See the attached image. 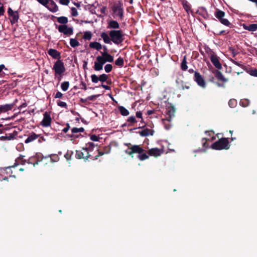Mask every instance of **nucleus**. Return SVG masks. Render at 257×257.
Returning <instances> with one entry per match:
<instances>
[{
    "label": "nucleus",
    "instance_id": "1",
    "mask_svg": "<svg viewBox=\"0 0 257 257\" xmlns=\"http://www.w3.org/2000/svg\"><path fill=\"white\" fill-rule=\"evenodd\" d=\"M100 37L103 42L107 44L111 45L112 42L118 46L124 41V34L122 30H113L108 32V34L101 32Z\"/></svg>",
    "mask_w": 257,
    "mask_h": 257
},
{
    "label": "nucleus",
    "instance_id": "2",
    "mask_svg": "<svg viewBox=\"0 0 257 257\" xmlns=\"http://www.w3.org/2000/svg\"><path fill=\"white\" fill-rule=\"evenodd\" d=\"M101 56H97L94 63V70L96 71H100L103 69V66L107 62H112L113 57L107 52H101Z\"/></svg>",
    "mask_w": 257,
    "mask_h": 257
},
{
    "label": "nucleus",
    "instance_id": "3",
    "mask_svg": "<svg viewBox=\"0 0 257 257\" xmlns=\"http://www.w3.org/2000/svg\"><path fill=\"white\" fill-rule=\"evenodd\" d=\"M212 149L216 150H228L230 148L227 138H222L211 145Z\"/></svg>",
    "mask_w": 257,
    "mask_h": 257
},
{
    "label": "nucleus",
    "instance_id": "4",
    "mask_svg": "<svg viewBox=\"0 0 257 257\" xmlns=\"http://www.w3.org/2000/svg\"><path fill=\"white\" fill-rule=\"evenodd\" d=\"M206 53L209 55L210 60H211L212 64H213L214 67L218 70H221L222 66L219 60V57L217 56L213 51L210 49H208V50H206Z\"/></svg>",
    "mask_w": 257,
    "mask_h": 257
},
{
    "label": "nucleus",
    "instance_id": "5",
    "mask_svg": "<svg viewBox=\"0 0 257 257\" xmlns=\"http://www.w3.org/2000/svg\"><path fill=\"white\" fill-rule=\"evenodd\" d=\"M52 69H53L54 70V72H55L54 76H55L56 78L58 75H63V73L66 71L64 63L61 60H58L56 61L55 63H54L53 65Z\"/></svg>",
    "mask_w": 257,
    "mask_h": 257
},
{
    "label": "nucleus",
    "instance_id": "6",
    "mask_svg": "<svg viewBox=\"0 0 257 257\" xmlns=\"http://www.w3.org/2000/svg\"><path fill=\"white\" fill-rule=\"evenodd\" d=\"M112 10L115 16L119 18L120 20H122L124 18V10H123L122 3L119 1L117 3L113 4Z\"/></svg>",
    "mask_w": 257,
    "mask_h": 257
},
{
    "label": "nucleus",
    "instance_id": "7",
    "mask_svg": "<svg viewBox=\"0 0 257 257\" xmlns=\"http://www.w3.org/2000/svg\"><path fill=\"white\" fill-rule=\"evenodd\" d=\"M144 151V149L139 145H134L124 151V153L132 158L134 157V154L141 153Z\"/></svg>",
    "mask_w": 257,
    "mask_h": 257
},
{
    "label": "nucleus",
    "instance_id": "8",
    "mask_svg": "<svg viewBox=\"0 0 257 257\" xmlns=\"http://www.w3.org/2000/svg\"><path fill=\"white\" fill-rule=\"evenodd\" d=\"M59 32L63 33L67 36H70L73 35V29L72 27H68L66 25H61L56 27Z\"/></svg>",
    "mask_w": 257,
    "mask_h": 257
},
{
    "label": "nucleus",
    "instance_id": "9",
    "mask_svg": "<svg viewBox=\"0 0 257 257\" xmlns=\"http://www.w3.org/2000/svg\"><path fill=\"white\" fill-rule=\"evenodd\" d=\"M193 80L197 83L198 86L202 88H206V83L205 82L204 79L198 72H195Z\"/></svg>",
    "mask_w": 257,
    "mask_h": 257
},
{
    "label": "nucleus",
    "instance_id": "10",
    "mask_svg": "<svg viewBox=\"0 0 257 257\" xmlns=\"http://www.w3.org/2000/svg\"><path fill=\"white\" fill-rule=\"evenodd\" d=\"M8 14L10 17V21H11V23L12 25L18 22L19 16L18 11H14L11 8H9L8 9Z\"/></svg>",
    "mask_w": 257,
    "mask_h": 257
},
{
    "label": "nucleus",
    "instance_id": "11",
    "mask_svg": "<svg viewBox=\"0 0 257 257\" xmlns=\"http://www.w3.org/2000/svg\"><path fill=\"white\" fill-rule=\"evenodd\" d=\"M43 159V156L42 154H37L36 156L30 158L27 163L29 164H33V166H35L38 165L39 162H41Z\"/></svg>",
    "mask_w": 257,
    "mask_h": 257
},
{
    "label": "nucleus",
    "instance_id": "12",
    "mask_svg": "<svg viewBox=\"0 0 257 257\" xmlns=\"http://www.w3.org/2000/svg\"><path fill=\"white\" fill-rule=\"evenodd\" d=\"M92 156L88 152H82L81 151H75V158L77 159H84L86 162L89 158H91Z\"/></svg>",
    "mask_w": 257,
    "mask_h": 257
},
{
    "label": "nucleus",
    "instance_id": "13",
    "mask_svg": "<svg viewBox=\"0 0 257 257\" xmlns=\"http://www.w3.org/2000/svg\"><path fill=\"white\" fill-rule=\"evenodd\" d=\"M51 121L52 119L50 117V113L45 111L44 113V118H43L40 124H41L43 127H48L51 124Z\"/></svg>",
    "mask_w": 257,
    "mask_h": 257
},
{
    "label": "nucleus",
    "instance_id": "14",
    "mask_svg": "<svg viewBox=\"0 0 257 257\" xmlns=\"http://www.w3.org/2000/svg\"><path fill=\"white\" fill-rule=\"evenodd\" d=\"M176 113V108L173 105H170L167 107V117L166 119L169 121H171L172 118L174 117L175 113Z\"/></svg>",
    "mask_w": 257,
    "mask_h": 257
},
{
    "label": "nucleus",
    "instance_id": "15",
    "mask_svg": "<svg viewBox=\"0 0 257 257\" xmlns=\"http://www.w3.org/2000/svg\"><path fill=\"white\" fill-rule=\"evenodd\" d=\"M163 153V150L162 149L157 148H152L148 150V154L150 156L158 157Z\"/></svg>",
    "mask_w": 257,
    "mask_h": 257
},
{
    "label": "nucleus",
    "instance_id": "16",
    "mask_svg": "<svg viewBox=\"0 0 257 257\" xmlns=\"http://www.w3.org/2000/svg\"><path fill=\"white\" fill-rule=\"evenodd\" d=\"M17 100H15V102L11 104H7L2 105H0V113L2 112H6L9 111L10 110H12L14 108L15 104L17 102Z\"/></svg>",
    "mask_w": 257,
    "mask_h": 257
},
{
    "label": "nucleus",
    "instance_id": "17",
    "mask_svg": "<svg viewBox=\"0 0 257 257\" xmlns=\"http://www.w3.org/2000/svg\"><path fill=\"white\" fill-rule=\"evenodd\" d=\"M49 10L52 12H57L58 11V7L53 0H50V2L47 4V6H45Z\"/></svg>",
    "mask_w": 257,
    "mask_h": 257
},
{
    "label": "nucleus",
    "instance_id": "18",
    "mask_svg": "<svg viewBox=\"0 0 257 257\" xmlns=\"http://www.w3.org/2000/svg\"><path fill=\"white\" fill-rule=\"evenodd\" d=\"M18 134V132L16 131H14L12 134H9V136H3L0 137V140L5 141L7 140L11 141L13 140L16 138V136Z\"/></svg>",
    "mask_w": 257,
    "mask_h": 257
},
{
    "label": "nucleus",
    "instance_id": "19",
    "mask_svg": "<svg viewBox=\"0 0 257 257\" xmlns=\"http://www.w3.org/2000/svg\"><path fill=\"white\" fill-rule=\"evenodd\" d=\"M196 14H198L202 16L205 19H207L209 18V14L207 13L206 9L204 7H200L198 9Z\"/></svg>",
    "mask_w": 257,
    "mask_h": 257
},
{
    "label": "nucleus",
    "instance_id": "20",
    "mask_svg": "<svg viewBox=\"0 0 257 257\" xmlns=\"http://www.w3.org/2000/svg\"><path fill=\"white\" fill-rule=\"evenodd\" d=\"M214 76H215L218 81H221L224 83L228 81V79L224 77L223 74L219 70H216L214 71Z\"/></svg>",
    "mask_w": 257,
    "mask_h": 257
},
{
    "label": "nucleus",
    "instance_id": "21",
    "mask_svg": "<svg viewBox=\"0 0 257 257\" xmlns=\"http://www.w3.org/2000/svg\"><path fill=\"white\" fill-rule=\"evenodd\" d=\"M40 137V135H38L36 133H35V132H33L32 133L30 134V136H28V137L27 138V139H26V140H25V144H29L38 139H39Z\"/></svg>",
    "mask_w": 257,
    "mask_h": 257
},
{
    "label": "nucleus",
    "instance_id": "22",
    "mask_svg": "<svg viewBox=\"0 0 257 257\" xmlns=\"http://www.w3.org/2000/svg\"><path fill=\"white\" fill-rule=\"evenodd\" d=\"M176 83L178 84V88L181 90H188L189 89V84L182 80H176Z\"/></svg>",
    "mask_w": 257,
    "mask_h": 257
},
{
    "label": "nucleus",
    "instance_id": "23",
    "mask_svg": "<svg viewBox=\"0 0 257 257\" xmlns=\"http://www.w3.org/2000/svg\"><path fill=\"white\" fill-rule=\"evenodd\" d=\"M154 134V131L151 130L149 128H145L141 132H139V134L141 137H147L149 136H153Z\"/></svg>",
    "mask_w": 257,
    "mask_h": 257
},
{
    "label": "nucleus",
    "instance_id": "24",
    "mask_svg": "<svg viewBox=\"0 0 257 257\" xmlns=\"http://www.w3.org/2000/svg\"><path fill=\"white\" fill-rule=\"evenodd\" d=\"M48 54L50 57L54 59L60 58V53L57 50L51 49L48 50Z\"/></svg>",
    "mask_w": 257,
    "mask_h": 257
},
{
    "label": "nucleus",
    "instance_id": "25",
    "mask_svg": "<svg viewBox=\"0 0 257 257\" xmlns=\"http://www.w3.org/2000/svg\"><path fill=\"white\" fill-rule=\"evenodd\" d=\"M107 29H113V30L119 29V24L117 21L111 20L108 23Z\"/></svg>",
    "mask_w": 257,
    "mask_h": 257
},
{
    "label": "nucleus",
    "instance_id": "26",
    "mask_svg": "<svg viewBox=\"0 0 257 257\" xmlns=\"http://www.w3.org/2000/svg\"><path fill=\"white\" fill-rule=\"evenodd\" d=\"M216 19L218 20L222 25L230 28L232 27V24L227 19L224 18V17H218L216 18Z\"/></svg>",
    "mask_w": 257,
    "mask_h": 257
},
{
    "label": "nucleus",
    "instance_id": "27",
    "mask_svg": "<svg viewBox=\"0 0 257 257\" xmlns=\"http://www.w3.org/2000/svg\"><path fill=\"white\" fill-rule=\"evenodd\" d=\"M94 147V144L93 143L89 142L86 144V147L82 148V150L84 151L85 152H88L90 153L93 151Z\"/></svg>",
    "mask_w": 257,
    "mask_h": 257
},
{
    "label": "nucleus",
    "instance_id": "28",
    "mask_svg": "<svg viewBox=\"0 0 257 257\" xmlns=\"http://www.w3.org/2000/svg\"><path fill=\"white\" fill-rule=\"evenodd\" d=\"M243 28L246 30L249 31L250 32H254L257 30V24H250L248 26L244 25Z\"/></svg>",
    "mask_w": 257,
    "mask_h": 257
},
{
    "label": "nucleus",
    "instance_id": "29",
    "mask_svg": "<svg viewBox=\"0 0 257 257\" xmlns=\"http://www.w3.org/2000/svg\"><path fill=\"white\" fill-rule=\"evenodd\" d=\"M89 47L92 49L99 51L102 49V45L97 42H93L89 43Z\"/></svg>",
    "mask_w": 257,
    "mask_h": 257
},
{
    "label": "nucleus",
    "instance_id": "30",
    "mask_svg": "<svg viewBox=\"0 0 257 257\" xmlns=\"http://www.w3.org/2000/svg\"><path fill=\"white\" fill-rule=\"evenodd\" d=\"M118 110H119L122 116H127L129 115V111L123 106H118Z\"/></svg>",
    "mask_w": 257,
    "mask_h": 257
},
{
    "label": "nucleus",
    "instance_id": "31",
    "mask_svg": "<svg viewBox=\"0 0 257 257\" xmlns=\"http://www.w3.org/2000/svg\"><path fill=\"white\" fill-rule=\"evenodd\" d=\"M139 154L138 158L140 161H144L149 158L148 154L146 153V151L144 150V151L141 153H138Z\"/></svg>",
    "mask_w": 257,
    "mask_h": 257
},
{
    "label": "nucleus",
    "instance_id": "32",
    "mask_svg": "<svg viewBox=\"0 0 257 257\" xmlns=\"http://www.w3.org/2000/svg\"><path fill=\"white\" fill-rule=\"evenodd\" d=\"M181 70L183 71H186L188 69V65H187L186 57L184 56L183 60L181 63Z\"/></svg>",
    "mask_w": 257,
    "mask_h": 257
},
{
    "label": "nucleus",
    "instance_id": "33",
    "mask_svg": "<svg viewBox=\"0 0 257 257\" xmlns=\"http://www.w3.org/2000/svg\"><path fill=\"white\" fill-rule=\"evenodd\" d=\"M57 22H58V23L62 24L61 25H66V24L68 23V20L67 17L61 16L57 18Z\"/></svg>",
    "mask_w": 257,
    "mask_h": 257
},
{
    "label": "nucleus",
    "instance_id": "34",
    "mask_svg": "<svg viewBox=\"0 0 257 257\" xmlns=\"http://www.w3.org/2000/svg\"><path fill=\"white\" fill-rule=\"evenodd\" d=\"M51 158V162H57L59 161V158L58 155L57 154H51L48 156L44 157V158Z\"/></svg>",
    "mask_w": 257,
    "mask_h": 257
},
{
    "label": "nucleus",
    "instance_id": "35",
    "mask_svg": "<svg viewBox=\"0 0 257 257\" xmlns=\"http://www.w3.org/2000/svg\"><path fill=\"white\" fill-rule=\"evenodd\" d=\"M115 65L119 68H122L124 66V60L122 58L119 57L117 58L115 61Z\"/></svg>",
    "mask_w": 257,
    "mask_h": 257
},
{
    "label": "nucleus",
    "instance_id": "36",
    "mask_svg": "<svg viewBox=\"0 0 257 257\" xmlns=\"http://www.w3.org/2000/svg\"><path fill=\"white\" fill-rule=\"evenodd\" d=\"M225 16V13L218 9H216L215 12H214V16L216 18H222L224 17Z\"/></svg>",
    "mask_w": 257,
    "mask_h": 257
},
{
    "label": "nucleus",
    "instance_id": "37",
    "mask_svg": "<svg viewBox=\"0 0 257 257\" xmlns=\"http://www.w3.org/2000/svg\"><path fill=\"white\" fill-rule=\"evenodd\" d=\"M70 45L73 48L77 47L80 45L79 42L76 39L71 38L70 39Z\"/></svg>",
    "mask_w": 257,
    "mask_h": 257
},
{
    "label": "nucleus",
    "instance_id": "38",
    "mask_svg": "<svg viewBox=\"0 0 257 257\" xmlns=\"http://www.w3.org/2000/svg\"><path fill=\"white\" fill-rule=\"evenodd\" d=\"M246 71L247 74L253 77H257V69H246Z\"/></svg>",
    "mask_w": 257,
    "mask_h": 257
},
{
    "label": "nucleus",
    "instance_id": "39",
    "mask_svg": "<svg viewBox=\"0 0 257 257\" xmlns=\"http://www.w3.org/2000/svg\"><path fill=\"white\" fill-rule=\"evenodd\" d=\"M69 85L70 83L68 81H65L62 82V83L61 84V89H62L63 91H67L68 89Z\"/></svg>",
    "mask_w": 257,
    "mask_h": 257
},
{
    "label": "nucleus",
    "instance_id": "40",
    "mask_svg": "<svg viewBox=\"0 0 257 257\" xmlns=\"http://www.w3.org/2000/svg\"><path fill=\"white\" fill-rule=\"evenodd\" d=\"M228 104L230 108H234L237 105V100L234 98L230 99Z\"/></svg>",
    "mask_w": 257,
    "mask_h": 257
},
{
    "label": "nucleus",
    "instance_id": "41",
    "mask_svg": "<svg viewBox=\"0 0 257 257\" xmlns=\"http://www.w3.org/2000/svg\"><path fill=\"white\" fill-rule=\"evenodd\" d=\"M97 151H98V155H97L96 156H94V157H91V160H96L98 159V157L101 156H103L105 154H106V153H105L104 152L100 150H97Z\"/></svg>",
    "mask_w": 257,
    "mask_h": 257
},
{
    "label": "nucleus",
    "instance_id": "42",
    "mask_svg": "<svg viewBox=\"0 0 257 257\" xmlns=\"http://www.w3.org/2000/svg\"><path fill=\"white\" fill-rule=\"evenodd\" d=\"M99 81L101 82H105L107 81L108 75L105 74H100L98 76Z\"/></svg>",
    "mask_w": 257,
    "mask_h": 257
},
{
    "label": "nucleus",
    "instance_id": "43",
    "mask_svg": "<svg viewBox=\"0 0 257 257\" xmlns=\"http://www.w3.org/2000/svg\"><path fill=\"white\" fill-rule=\"evenodd\" d=\"M183 4V9H185L187 13H188L189 12H191L190 6L188 4L187 1L183 2V4Z\"/></svg>",
    "mask_w": 257,
    "mask_h": 257
},
{
    "label": "nucleus",
    "instance_id": "44",
    "mask_svg": "<svg viewBox=\"0 0 257 257\" xmlns=\"http://www.w3.org/2000/svg\"><path fill=\"white\" fill-rule=\"evenodd\" d=\"M127 121L131 123L127 124V126H131L132 125V123H135L137 122L136 119L134 116H131L127 118Z\"/></svg>",
    "mask_w": 257,
    "mask_h": 257
},
{
    "label": "nucleus",
    "instance_id": "45",
    "mask_svg": "<svg viewBox=\"0 0 257 257\" xmlns=\"http://www.w3.org/2000/svg\"><path fill=\"white\" fill-rule=\"evenodd\" d=\"M84 131V128L83 127H80L78 128L77 127H73L72 128V134H76L77 133H83Z\"/></svg>",
    "mask_w": 257,
    "mask_h": 257
},
{
    "label": "nucleus",
    "instance_id": "46",
    "mask_svg": "<svg viewBox=\"0 0 257 257\" xmlns=\"http://www.w3.org/2000/svg\"><path fill=\"white\" fill-rule=\"evenodd\" d=\"M92 37V34L91 32H85L83 36L84 40H90Z\"/></svg>",
    "mask_w": 257,
    "mask_h": 257
},
{
    "label": "nucleus",
    "instance_id": "47",
    "mask_svg": "<svg viewBox=\"0 0 257 257\" xmlns=\"http://www.w3.org/2000/svg\"><path fill=\"white\" fill-rule=\"evenodd\" d=\"M163 123H164L165 128H166L167 130H169L170 128V124L169 123V122L170 121H169L167 120V119H162Z\"/></svg>",
    "mask_w": 257,
    "mask_h": 257
},
{
    "label": "nucleus",
    "instance_id": "48",
    "mask_svg": "<svg viewBox=\"0 0 257 257\" xmlns=\"http://www.w3.org/2000/svg\"><path fill=\"white\" fill-rule=\"evenodd\" d=\"M249 101L248 99H244L240 101V105L243 107H246L249 105Z\"/></svg>",
    "mask_w": 257,
    "mask_h": 257
},
{
    "label": "nucleus",
    "instance_id": "49",
    "mask_svg": "<svg viewBox=\"0 0 257 257\" xmlns=\"http://www.w3.org/2000/svg\"><path fill=\"white\" fill-rule=\"evenodd\" d=\"M105 71L106 73H108L112 71V65L110 64H107L104 67Z\"/></svg>",
    "mask_w": 257,
    "mask_h": 257
},
{
    "label": "nucleus",
    "instance_id": "50",
    "mask_svg": "<svg viewBox=\"0 0 257 257\" xmlns=\"http://www.w3.org/2000/svg\"><path fill=\"white\" fill-rule=\"evenodd\" d=\"M92 82L97 83L98 82L99 78L98 76L95 74H92L91 76Z\"/></svg>",
    "mask_w": 257,
    "mask_h": 257
},
{
    "label": "nucleus",
    "instance_id": "51",
    "mask_svg": "<svg viewBox=\"0 0 257 257\" xmlns=\"http://www.w3.org/2000/svg\"><path fill=\"white\" fill-rule=\"evenodd\" d=\"M103 152H105V153L108 154L110 153L111 151V147L110 145H108L107 146H105L103 147Z\"/></svg>",
    "mask_w": 257,
    "mask_h": 257
},
{
    "label": "nucleus",
    "instance_id": "52",
    "mask_svg": "<svg viewBox=\"0 0 257 257\" xmlns=\"http://www.w3.org/2000/svg\"><path fill=\"white\" fill-rule=\"evenodd\" d=\"M57 105H58V106H59L61 107L67 108L66 103L65 102H63L62 101H61V100L58 101V102H57Z\"/></svg>",
    "mask_w": 257,
    "mask_h": 257
},
{
    "label": "nucleus",
    "instance_id": "53",
    "mask_svg": "<svg viewBox=\"0 0 257 257\" xmlns=\"http://www.w3.org/2000/svg\"><path fill=\"white\" fill-rule=\"evenodd\" d=\"M38 2L42 5L44 7H47V5L50 3L49 0H37Z\"/></svg>",
    "mask_w": 257,
    "mask_h": 257
},
{
    "label": "nucleus",
    "instance_id": "54",
    "mask_svg": "<svg viewBox=\"0 0 257 257\" xmlns=\"http://www.w3.org/2000/svg\"><path fill=\"white\" fill-rule=\"evenodd\" d=\"M99 95H92L91 96L87 97V99L89 100V101H93L96 98L99 97Z\"/></svg>",
    "mask_w": 257,
    "mask_h": 257
},
{
    "label": "nucleus",
    "instance_id": "55",
    "mask_svg": "<svg viewBox=\"0 0 257 257\" xmlns=\"http://www.w3.org/2000/svg\"><path fill=\"white\" fill-rule=\"evenodd\" d=\"M73 154L72 151L68 152L65 154V158H66V160H70L71 157Z\"/></svg>",
    "mask_w": 257,
    "mask_h": 257
},
{
    "label": "nucleus",
    "instance_id": "56",
    "mask_svg": "<svg viewBox=\"0 0 257 257\" xmlns=\"http://www.w3.org/2000/svg\"><path fill=\"white\" fill-rule=\"evenodd\" d=\"M71 11H72V16L73 17H77L78 16V12L77 9L75 8H71Z\"/></svg>",
    "mask_w": 257,
    "mask_h": 257
},
{
    "label": "nucleus",
    "instance_id": "57",
    "mask_svg": "<svg viewBox=\"0 0 257 257\" xmlns=\"http://www.w3.org/2000/svg\"><path fill=\"white\" fill-rule=\"evenodd\" d=\"M90 139L93 142H98L99 141V137L95 135H92L90 136Z\"/></svg>",
    "mask_w": 257,
    "mask_h": 257
},
{
    "label": "nucleus",
    "instance_id": "58",
    "mask_svg": "<svg viewBox=\"0 0 257 257\" xmlns=\"http://www.w3.org/2000/svg\"><path fill=\"white\" fill-rule=\"evenodd\" d=\"M59 2L61 5L68 6L70 3V0H59Z\"/></svg>",
    "mask_w": 257,
    "mask_h": 257
},
{
    "label": "nucleus",
    "instance_id": "59",
    "mask_svg": "<svg viewBox=\"0 0 257 257\" xmlns=\"http://www.w3.org/2000/svg\"><path fill=\"white\" fill-rule=\"evenodd\" d=\"M208 139L206 138H202V146L203 147L207 148L208 147V144L207 143Z\"/></svg>",
    "mask_w": 257,
    "mask_h": 257
},
{
    "label": "nucleus",
    "instance_id": "60",
    "mask_svg": "<svg viewBox=\"0 0 257 257\" xmlns=\"http://www.w3.org/2000/svg\"><path fill=\"white\" fill-rule=\"evenodd\" d=\"M66 127L63 129V132L64 133H67L70 128V124L68 123H66Z\"/></svg>",
    "mask_w": 257,
    "mask_h": 257
},
{
    "label": "nucleus",
    "instance_id": "61",
    "mask_svg": "<svg viewBox=\"0 0 257 257\" xmlns=\"http://www.w3.org/2000/svg\"><path fill=\"white\" fill-rule=\"evenodd\" d=\"M3 70H7V68L5 67V66L3 64L0 65V75L2 76L3 74H4V73H2V71Z\"/></svg>",
    "mask_w": 257,
    "mask_h": 257
},
{
    "label": "nucleus",
    "instance_id": "62",
    "mask_svg": "<svg viewBox=\"0 0 257 257\" xmlns=\"http://www.w3.org/2000/svg\"><path fill=\"white\" fill-rule=\"evenodd\" d=\"M208 81L209 82H212V83H214V78L213 75L211 74V75H209V76H208Z\"/></svg>",
    "mask_w": 257,
    "mask_h": 257
},
{
    "label": "nucleus",
    "instance_id": "63",
    "mask_svg": "<svg viewBox=\"0 0 257 257\" xmlns=\"http://www.w3.org/2000/svg\"><path fill=\"white\" fill-rule=\"evenodd\" d=\"M62 97H63V94L61 93V92L58 91L56 93L55 96H54V98H60Z\"/></svg>",
    "mask_w": 257,
    "mask_h": 257
},
{
    "label": "nucleus",
    "instance_id": "64",
    "mask_svg": "<svg viewBox=\"0 0 257 257\" xmlns=\"http://www.w3.org/2000/svg\"><path fill=\"white\" fill-rule=\"evenodd\" d=\"M80 85L82 86L81 89L84 90H87L86 84L83 81H82L81 83H80Z\"/></svg>",
    "mask_w": 257,
    "mask_h": 257
}]
</instances>
